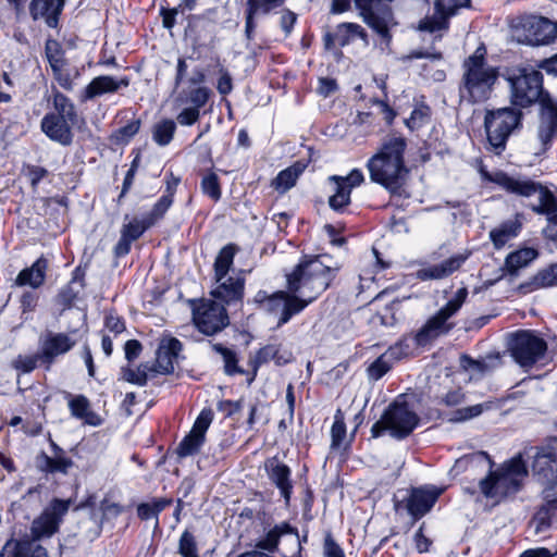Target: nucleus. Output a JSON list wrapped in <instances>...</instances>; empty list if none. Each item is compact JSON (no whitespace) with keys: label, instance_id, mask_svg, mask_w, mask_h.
<instances>
[{"label":"nucleus","instance_id":"obj_27","mask_svg":"<svg viewBox=\"0 0 557 557\" xmlns=\"http://www.w3.org/2000/svg\"><path fill=\"white\" fill-rule=\"evenodd\" d=\"M470 253H457L450 258L444 260L438 264H433L426 268H422L417 271V277L422 281L428 280H441L449 276L454 272L460 269V267L469 258Z\"/></svg>","mask_w":557,"mask_h":557},{"label":"nucleus","instance_id":"obj_34","mask_svg":"<svg viewBox=\"0 0 557 557\" xmlns=\"http://www.w3.org/2000/svg\"><path fill=\"white\" fill-rule=\"evenodd\" d=\"M539 257V251L535 248H521L510 252L505 259V269L511 276H516L519 270L528 267L532 261Z\"/></svg>","mask_w":557,"mask_h":557},{"label":"nucleus","instance_id":"obj_10","mask_svg":"<svg viewBox=\"0 0 557 557\" xmlns=\"http://www.w3.org/2000/svg\"><path fill=\"white\" fill-rule=\"evenodd\" d=\"M518 42L529 46H547L557 39V23L534 14L519 16L511 25Z\"/></svg>","mask_w":557,"mask_h":557},{"label":"nucleus","instance_id":"obj_51","mask_svg":"<svg viewBox=\"0 0 557 557\" xmlns=\"http://www.w3.org/2000/svg\"><path fill=\"white\" fill-rule=\"evenodd\" d=\"M151 227L150 225H147V221L143 218L141 220L133 219L127 224H124L121 234L125 236L126 238L131 239L132 242L137 240L146 230Z\"/></svg>","mask_w":557,"mask_h":557},{"label":"nucleus","instance_id":"obj_26","mask_svg":"<svg viewBox=\"0 0 557 557\" xmlns=\"http://www.w3.org/2000/svg\"><path fill=\"white\" fill-rule=\"evenodd\" d=\"M182 350V343L175 338H164L161 341L157 350L156 364L153 371L161 374H171L174 372V362Z\"/></svg>","mask_w":557,"mask_h":557},{"label":"nucleus","instance_id":"obj_1","mask_svg":"<svg viewBox=\"0 0 557 557\" xmlns=\"http://www.w3.org/2000/svg\"><path fill=\"white\" fill-rule=\"evenodd\" d=\"M339 268L327 255L304 257L286 275L288 292L306 302V307L325 292Z\"/></svg>","mask_w":557,"mask_h":557},{"label":"nucleus","instance_id":"obj_64","mask_svg":"<svg viewBox=\"0 0 557 557\" xmlns=\"http://www.w3.org/2000/svg\"><path fill=\"white\" fill-rule=\"evenodd\" d=\"M338 88V85L334 78L321 77L319 79L318 92L323 97H329L334 94Z\"/></svg>","mask_w":557,"mask_h":557},{"label":"nucleus","instance_id":"obj_7","mask_svg":"<svg viewBox=\"0 0 557 557\" xmlns=\"http://www.w3.org/2000/svg\"><path fill=\"white\" fill-rule=\"evenodd\" d=\"M522 112L512 107L486 109L484 128L488 149L500 154L505 150L510 135L522 126Z\"/></svg>","mask_w":557,"mask_h":557},{"label":"nucleus","instance_id":"obj_29","mask_svg":"<svg viewBox=\"0 0 557 557\" xmlns=\"http://www.w3.org/2000/svg\"><path fill=\"white\" fill-rule=\"evenodd\" d=\"M128 85L129 79L127 77L117 79L108 75L97 76L85 87L82 101H87L104 94H113L121 87H127Z\"/></svg>","mask_w":557,"mask_h":557},{"label":"nucleus","instance_id":"obj_22","mask_svg":"<svg viewBox=\"0 0 557 557\" xmlns=\"http://www.w3.org/2000/svg\"><path fill=\"white\" fill-rule=\"evenodd\" d=\"M533 474L543 484L557 485V453L552 447H541L537 449L533 465Z\"/></svg>","mask_w":557,"mask_h":557},{"label":"nucleus","instance_id":"obj_43","mask_svg":"<svg viewBox=\"0 0 557 557\" xmlns=\"http://www.w3.org/2000/svg\"><path fill=\"white\" fill-rule=\"evenodd\" d=\"M212 349L221 355L224 361V371L227 375L243 373L244 371L237 366L238 359L234 350L225 347L220 343L211 344Z\"/></svg>","mask_w":557,"mask_h":557},{"label":"nucleus","instance_id":"obj_4","mask_svg":"<svg viewBox=\"0 0 557 557\" xmlns=\"http://www.w3.org/2000/svg\"><path fill=\"white\" fill-rule=\"evenodd\" d=\"M70 505V500L52 499L32 523L30 533L34 541H9L3 546L0 557H48L46 548L36 541L51 537L58 532Z\"/></svg>","mask_w":557,"mask_h":557},{"label":"nucleus","instance_id":"obj_44","mask_svg":"<svg viewBox=\"0 0 557 557\" xmlns=\"http://www.w3.org/2000/svg\"><path fill=\"white\" fill-rule=\"evenodd\" d=\"M200 188L201 191L214 202L219 201L222 197L220 177L214 172H208L202 176Z\"/></svg>","mask_w":557,"mask_h":557},{"label":"nucleus","instance_id":"obj_62","mask_svg":"<svg viewBox=\"0 0 557 557\" xmlns=\"http://www.w3.org/2000/svg\"><path fill=\"white\" fill-rule=\"evenodd\" d=\"M53 76L59 85L65 90L73 89V79L71 74L64 70V66H58L52 70Z\"/></svg>","mask_w":557,"mask_h":557},{"label":"nucleus","instance_id":"obj_53","mask_svg":"<svg viewBox=\"0 0 557 557\" xmlns=\"http://www.w3.org/2000/svg\"><path fill=\"white\" fill-rule=\"evenodd\" d=\"M537 288L557 286V263L540 271L533 280Z\"/></svg>","mask_w":557,"mask_h":557},{"label":"nucleus","instance_id":"obj_12","mask_svg":"<svg viewBox=\"0 0 557 557\" xmlns=\"http://www.w3.org/2000/svg\"><path fill=\"white\" fill-rule=\"evenodd\" d=\"M507 349L512 359L522 368H532L547 350V344L530 330H520L509 334Z\"/></svg>","mask_w":557,"mask_h":557},{"label":"nucleus","instance_id":"obj_61","mask_svg":"<svg viewBox=\"0 0 557 557\" xmlns=\"http://www.w3.org/2000/svg\"><path fill=\"white\" fill-rule=\"evenodd\" d=\"M409 346L404 342H398L395 345L391 346L385 352V357L391 360L393 364L395 361L400 360L405 356L408 355Z\"/></svg>","mask_w":557,"mask_h":557},{"label":"nucleus","instance_id":"obj_48","mask_svg":"<svg viewBox=\"0 0 557 557\" xmlns=\"http://www.w3.org/2000/svg\"><path fill=\"white\" fill-rule=\"evenodd\" d=\"M177 553L182 557H199L196 537L188 530H185L180 537Z\"/></svg>","mask_w":557,"mask_h":557},{"label":"nucleus","instance_id":"obj_58","mask_svg":"<svg viewBox=\"0 0 557 557\" xmlns=\"http://www.w3.org/2000/svg\"><path fill=\"white\" fill-rule=\"evenodd\" d=\"M39 296L35 292H24L20 299L22 319L27 321L29 314L36 309Z\"/></svg>","mask_w":557,"mask_h":557},{"label":"nucleus","instance_id":"obj_18","mask_svg":"<svg viewBox=\"0 0 557 557\" xmlns=\"http://www.w3.org/2000/svg\"><path fill=\"white\" fill-rule=\"evenodd\" d=\"M282 537H290L297 545V553H300L301 544L298 530L286 521L265 527L263 533L256 540L255 550L274 553L277 550Z\"/></svg>","mask_w":557,"mask_h":557},{"label":"nucleus","instance_id":"obj_16","mask_svg":"<svg viewBox=\"0 0 557 557\" xmlns=\"http://www.w3.org/2000/svg\"><path fill=\"white\" fill-rule=\"evenodd\" d=\"M213 411L210 408H203L197 417L190 432L184 436L176 447V454L180 458H186L196 455L206 441V432L213 421Z\"/></svg>","mask_w":557,"mask_h":557},{"label":"nucleus","instance_id":"obj_24","mask_svg":"<svg viewBox=\"0 0 557 557\" xmlns=\"http://www.w3.org/2000/svg\"><path fill=\"white\" fill-rule=\"evenodd\" d=\"M215 287L211 290L214 299L225 305L242 302L245 290V277L243 275H226L220 281H215Z\"/></svg>","mask_w":557,"mask_h":557},{"label":"nucleus","instance_id":"obj_8","mask_svg":"<svg viewBox=\"0 0 557 557\" xmlns=\"http://www.w3.org/2000/svg\"><path fill=\"white\" fill-rule=\"evenodd\" d=\"M352 0H332L331 13L341 14L351 8ZM363 22L383 39L389 40V26L393 24V12L384 0H354Z\"/></svg>","mask_w":557,"mask_h":557},{"label":"nucleus","instance_id":"obj_59","mask_svg":"<svg viewBox=\"0 0 557 557\" xmlns=\"http://www.w3.org/2000/svg\"><path fill=\"white\" fill-rule=\"evenodd\" d=\"M39 360L41 361L40 351L32 356H18L14 360L13 367L23 373H29L37 367Z\"/></svg>","mask_w":557,"mask_h":557},{"label":"nucleus","instance_id":"obj_5","mask_svg":"<svg viewBox=\"0 0 557 557\" xmlns=\"http://www.w3.org/2000/svg\"><path fill=\"white\" fill-rule=\"evenodd\" d=\"M486 48L481 45L473 54L462 62V76L459 83L460 100L469 104L487 101L498 81V69L486 61Z\"/></svg>","mask_w":557,"mask_h":557},{"label":"nucleus","instance_id":"obj_50","mask_svg":"<svg viewBox=\"0 0 557 557\" xmlns=\"http://www.w3.org/2000/svg\"><path fill=\"white\" fill-rule=\"evenodd\" d=\"M484 460H488V462L492 465L487 454L480 451L475 454L465 455L461 458L457 459L451 471L456 474H459L460 472L467 470L469 467H472L476 463H480Z\"/></svg>","mask_w":557,"mask_h":557},{"label":"nucleus","instance_id":"obj_40","mask_svg":"<svg viewBox=\"0 0 557 557\" xmlns=\"http://www.w3.org/2000/svg\"><path fill=\"white\" fill-rule=\"evenodd\" d=\"M367 39L366 30L357 23H341L335 29V39L341 47L348 45L354 38Z\"/></svg>","mask_w":557,"mask_h":557},{"label":"nucleus","instance_id":"obj_57","mask_svg":"<svg viewBox=\"0 0 557 557\" xmlns=\"http://www.w3.org/2000/svg\"><path fill=\"white\" fill-rule=\"evenodd\" d=\"M151 370L147 364H140L137 370L125 369L123 370V377L125 381L145 386L148 381V371Z\"/></svg>","mask_w":557,"mask_h":557},{"label":"nucleus","instance_id":"obj_20","mask_svg":"<svg viewBox=\"0 0 557 557\" xmlns=\"http://www.w3.org/2000/svg\"><path fill=\"white\" fill-rule=\"evenodd\" d=\"M305 308L306 302L298 299L295 294L281 290L271 295L264 310L278 315L277 326H282Z\"/></svg>","mask_w":557,"mask_h":557},{"label":"nucleus","instance_id":"obj_54","mask_svg":"<svg viewBox=\"0 0 557 557\" xmlns=\"http://www.w3.org/2000/svg\"><path fill=\"white\" fill-rule=\"evenodd\" d=\"M329 180L331 182L339 183V184L344 185L346 188H348L351 191L355 187H358L363 183L364 176H363V173L361 170L354 169L346 176L332 175L329 177Z\"/></svg>","mask_w":557,"mask_h":557},{"label":"nucleus","instance_id":"obj_39","mask_svg":"<svg viewBox=\"0 0 557 557\" xmlns=\"http://www.w3.org/2000/svg\"><path fill=\"white\" fill-rule=\"evenodd\" d=\"M237 251L238 247L235 244H228L219 251L213 264L214 281H220L227 275Z\"/></svg>","mask_w":557,"mask_h":557},{"label":"nucleus","instance_id":"obj_11","mask_svg":"<svg viewBox=\"0 0 557 557\" xmlns=\"http://www.w3.org/2000/svg\"><path fill=\"white\" fill-rule=\"evenodd\" d=\"M467 296L468 289L466 287L459 288L454 297L417 332L414 336L416 344L425 346L438 336L448 333L454 327L453 323H448V319L458 312Z\"/></svg>","mask_w":557,"mask_h":557},{"label":"nucleus","instance_id":"obj_35","mask_svg":"<svg viewBox=\"0 0 557 557\" xmlns=\"http://www.w3.org/2000/svg\"><path fill=\"white\" fill-rule=\"evenodd\" d=\"M73 465V460L67 457L66 454L53 455L50 457L42 453L37 457L38 469L46 473L67 474Z\"/></svg>","mask_w":557,"mask_h":557},{"label":"nucleus","instance_id":"obj_37","mask_svg":"<svg viewBox=\"0 0 557 557\" xmlns=\"http://www.w3.org/2000/svg\"><path fill=\"white\" fill-rule=\"evenodd\" d=\"M306 169L304 162L297 161L290 166L282 170L272 181V187L281 194L286 193L295 186L298 177Z\"/></svg>","mask_w":557,"mask_h":557},{"label":"nucleus","instance_id":"obj_23","mask_svg":"<svg viewBox=\"0 0 557 557\" xmlns=\"http://www.w3.org/2000/svg\"><path fill=\"white\" fill-rule=\"evenodd\" d=\"M264 469L269 480L278 488L285 504L288 505L294 487L289 467L277 457H272L265 460Z\"/></svg>","mask_w":557,"mask_h":557},{"label":"nucleus","instance_id":"obj_49","mask_svg":"<svg viewBox=\"0 0 557 557\" xmlns=\"http://www.w3.org/2000/svg\"><path fill=\"white\" fill-rule=\"evenodd\" d=\"M173 200L169 197H160V199L156 202L150 212L144 215V219L147 221V225H154L159 220H161L166 211L172 206Z\"/></svg>","mask_w":557,"mask_h":557},{"label":"nucleus","instance_id":"obj_28","mask_svg":"<svg viewBox=\"0 0 557 557\" xmlns=\"http://www.w3.org/2000/svg\"><path fill=\"white\" fill-rule=\"evenodd\" d=\"M557 135V102L550 97L543 99L541 122L539 126V138L547 149L553 138Z\"/></svg>","mask_w":557,"mask_h":557},{"label":"nucleus","instance_id":"obj_63","mask_svg":"<svg viewBox=\"0 0 557 557\" xmlns=\"http://www.w3.org/2000/svg\"><path fill=\"white\" fill-rule=\"evenodd\" d=\"M323 550L325 557H345L343 549L334 541L331 534H327L324 539Z\"/></svg>","mask_w":557,"mask_h":557},{"label":"nucleus","instance_id":"obj_38","mask_svg":"<svg viewBox=\"0 0 557 557\" xmlns=\"http://www.w3.org/2000/svg\"><path fill=\"white\" fill-rule=\"evenodd\" d=\"M522 227L518 219L507 220L490 232V238L496 249H500L507 242L518 236Z\"/></svg>","mask_w":557,"mask_h":557},{"label":"nucleus","instance_id":"obj_36","mask_svg":"<svg viewBox=\"0 0 557 557\" xmlns=\"http://www.w3.org/2000/svg\"><path fill=\"white\" fill-rule=\"evenodd\" d=\"M557 516V499L549 500L543 505L533 516L530 528L535 534H542L548 531Z\"/></svg>","mask_w":557,"mask_h":557},{"label":"nucleus","instance_id":"obj_13","mask_svg":"<svg viewBox=\"0 0 557 557\" xmlns=\"http://www.w3.org/2000/svg\"><path fill=\"white\" fill-rule=\"evenodd\" d=\"M510 100L515 107L528 108L535 102L543 107V99L549 97L543 89V75L535 70H522L519 75L508 78Z\"/></svg>","mask_w":557,"mask_h":557},{"label":"nucleus","instance_id":"obj_2","mask_svg":"<svg viewBox=\"0 0 557 557\" xmlns=\"http://www.w3.org/2000/svg\"><path fill=\"white\" fill-rule=\"evenodd\" d=\"M491 181L507 193L530 198L537 196V201L531 209L537 214L547 216V225L543 230L544 236L557 243V199L544 185L522 175H509L505 172H496Z\"/></svg>","mask_w":557,"mask_h":557},{"label":"nucleus","instance_id":"obj_21","mask_svg":"<svg viewBox=\"0 0 557 557\" xmlns=\"http://www.w3.org/2000/svg\"><path fill=\"white\" fill-rule=\"evenodd\" d=\"M76 339L66 333L49 332L41 339L40 357L46 369H50L55 358L70 351L75 345Z\"/></svg>","mask_w":557,"mask_h":557},{"label":"nucleus","instance_id":"obj_9","mask_svg":"<svg viewBox=\"0 0 557 557\" xmlns=\"http://www.w3.org/2000/svg\"><path fill=\"white\" fill-rule=\"evenodd\" d=\"M419 421L418 414L408 406L405 397L399 396L372 425L371 434L373 437H379L383 432L388 431L393 437L403 440L413 432Z\"/></svg>","mask_w":557,"mask_h":557},{"label":"nucleus","instance_id":"obj_25","mask_svg":"<svg viewBox=\"0 0 557 557\" xmlns=\"http://www.w3.org/2000/svg\"><path fill=\"white\" fill-rule=\"evenodd\" d=\"M41 131L51 140L63 146H70L73 141V133L70 120L55 113L46 114L40 123Z\"/></svg>","mask_w":557,"mask_h":557},{"label":"nucleus","instance_id":"obj_46","mask_svg":"<svg viewBox=\"0 0 557 557\" xmlns=\"http://www.w3.org/2000/svg\"><path fill=\"white\" fill-rule=\"evenodd\" d=\"M45 54L51 70L58 66H65L64 51L61 44L55 39H47L45 45Z\"/></svg>","mask_w":557,"mask_h":557},{"label":"nucleus","instance_id":"obj_6","mask_svg":"<svg viewBox=\"0 0 557 557\" xmlns=\"http://www.w3.org/2000/svg\"><path fill=\"white\" fill-rule=\"evenodd\" d=\"M528 476V467L519 454L480 481V490L486 498L500 500L516 494Z\"/></svg>","mask_w":557,"mask_h":557},{"label":"nucleus","instance_id":"obj_52","mask_svg":"<svg viewBox=\"0 0 557 557\" xmlns=\"http://www.w3.org/2000/svg\"><path fill=\"white\" fill-rule=\"evenodd\" d=\"M393 364L391 360L382 354L377 359H375L367 369L368 376L370 380L377 381L382 376H384L391 369Z\"/></svg>","mask_w":557,"mask_h":557},{"label":"nucleus","instance_id":"obj_56","mask_svg":"<svg viewBox=\"0 0 557 557\" xmlns=\"http://www.w3.org/2000/svg\"><path fill=\"white\" fill-rule=\"evenodd\" d=\"M285 0H247L246 11L257 15L268 14L272 9L280 7Z\"/></svg>","mask_w":557,"mask_h":557},{"label":"nucleus","instance_id":"obj_33","mask_svg":"<svg viewBox=\"0 0 557 557\" xmlns=\"http://www.w3.org/2000/svg\"><path fill=\"white\" fill-rule=\"evenodd\" d=\"M48 268V261L45 258L37 259L32 267L22 270L15 283L18 286L29 285L33 288L40 287L46 277V271Z\"/></svg>","mask_w":557,"mask_h":557},{"label":"nucleus","instance_id":"obj_19","mask_svg":"<svg viewBox=\"0 0 557 557\" xmlns=\"http://www.w3.org/2000/svg\"><path fill=\"white\" fill-rule=\"evenodd\" d=\"M442 493L443 488L433 485L411 488L404 503L413 521L425 516L433 508Z\"/></svg>","mask_w":557,"mask_h":557},{"label":"nucleus","instance_id":"obj_55","mask_svg":"<svg viewBox=\"0 0 557 557\" xmlns=\"http://www.w3.org/2000/svg\"><path fill=\"white\" fill-rule=\"evenodd\" d=\"M331 437L333 448H338L346 437V424L341 410H338L334 417V423L331 429Z\"/></svg>","mask_w":557,"mask_h":557},{"label":"nucleus","instance_id":"obj_14","mask_svg":"<svg viewBox=\"0 0 557 557\" xmlns=\"http://www.w3.org/2000/svg\"><path fill=\"white\" fill-rule=\"evenodd\" d=\"M193 321L198 331L207 336H213L230 324L224 306L210 299H202L193 307Z\"/></svg>","mask_w":557,"mask_h":557},{"label":"nucleus","instance_id":"obj_31","mask_svg":"<svg viewBox=\"0 0 557 557\" xmlns=\"http://www.w3.org/2000/svg\"><path fill=\"white\" fill-rule=\"evenodd\" d=\"M63 0H33L30 3V14L37 20L46 17L49 27H55L58 14L63 8Z\"/></svg>","mask_w":557,"mask_h":557},{"label":"nucleus","instance_id":"obj_15","mask_svg":"<svg viewBox=\"0 0 557 557\" xmlns=\"http://www.w3.org/2000/svg\"><path fill=\"white\" fill-rule=\"evenodd\" d=\"M211 90L205 86L182 89L175 97V103L185 108L177 114V123L182 126L194 125L200 119V110L209 101Z\"/></svg>","mask_w":557,"mask_h":557},{"label":"nucleus","instance_id":"obj_17","mask_svg":"<svg viewBox=\"0 0 557 557\" xmlns=\"http://www.w3.org/2000/svg\"><path fill=\"white\" fill-rule=\"evenodd\" d=\"M469 5L470 0H436L434 3V14L421 20L419 29L430 33L447 29L449 17L455 15L459 9L468 8Z\"/></svg>","mask_w":557,"mask_h":557},{"label":"nucleus","instance_id":"obj_47","mask_svg":"<svg viewBox=\"0 0 557 557\" xmlns=\"http://www.w3.org/2000/svg\"><path fill=\"white\" fill-rule=\"evenodd\" d=\"M351 191L339 183H335V193L329 198V206L334 211H343L350 203Z\"/></svg>","mask_w":557,"mask_h":557},{"label":"nucleus","instance_id":"obj_45","mask_svg":"<svg viewBox=\"0 0 557 557\" xmlns=\"http://www.w3.org/2000/svg\"><path fill=\"white\" fill-rule=\"evenodd\" d=\"M430 116V107L424 103H420L414 107L410 116L405 120V124L410 131L419 129L429 123Z\"/></svg>","mask_w":557,"mask_h":557},{"label":"nucleus","instance_id":"obj_30","mask_svg":"<svg viewBox=\"0 0 557 557\" xmlns=\"http://www.w3.org/2000/svg\"><path fill=\"white\" fill-rule=\"evenodd\" d=\"M292 359L293 354L289 350L283 349L281 345L269 344L257 351L251 363L256 373L261 364L271 360H273L277 366H283L290 362Z\"/></svg>","mask_w":557,"mask_h":557},{"label":"nucleus","instance_id":"obj_32","mask_svg":"<svg viewBox=\"0 0 557 557\" xmlns=\"http://www.w3.org/2000/svg\"><path fill=\"white\" fill-rule=\"evenodd\" d=\"M69 408L71 414L76 419L83 420L85 424L98 426L102 423L101 418L91 410L90 403L84 395L71 396Z\"/></svg>","mask_w":557,"mask_h":557},{"label":"nucleus","instance_id":"obj_41","mask_svg":"<svg viewBox=\"0 0 557 557\" xmlns=\"http://www.w3.org/2000/svg\"><path fill=\"white\" fill-rule=\"evenodd\" d=\"M175 131V122L171 119H163L153 125L152 139L161 147L168 146L172 141Z\"/></svg>","mask_w":557,"mask_h":557},{"label":"nucleus","instance_id":"obj_42","mask_svg":"<svg viewBox=\"0 0 557 557\" xmlns=\"http://www.w3.org/2000/svg\"><path fill=\"white\" fill-rule=\"evenodd\" d=\"M53 107L57 111V115L70 120L72 125L76 123L77 113L74 104L65 95L58 90L53 91Z\"/></svg>","mask_w":557,"mask_h":557},{"label":"nucleus","instance_id":"obj_60","mask_svg":"<svg viewBox=\"0 0 557 557\" xmlns=\"http://www.w3.org/2000/svg\"><path fill=\"white\" fill-rule=\"evenodd\" d=\"M485 409V405L478 404L469 407L461 408L455 412V421H465L480 416Z\"/></svg>","mask_w":557,"mask_h":557},{"label":"nucleus","instance_id":"obj_3","mask_svg":"<svg viewBox=\"0 0 557 557\" xmlns=\"http://www.w3.org/2000/svg\"><path fill=\"white\" fill-rule=\"evenodd\" d=\"M406 148L407 141L404 137L386 138L379 151L367 162L371 181L392 193H397L408 174L404 158Z\"/></svg>","mask_w":557,"mask_h":557}]
</instances>
